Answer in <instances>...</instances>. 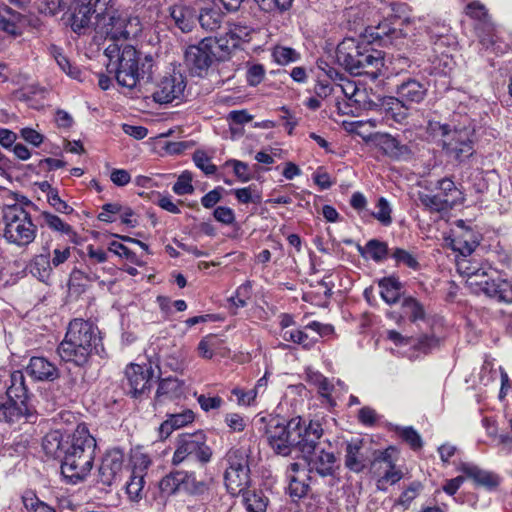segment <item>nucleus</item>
<instances>
[{
	"label": "nucleus",
	"instance_id": "obj_1",
	"mask_svg": "<svg viewBox=\"0 0 512 512\" xmlns=\"http://www.w3.org/2000/svg\"><path fill=\"white\" fill-rule=\"evenodd\" d=\"M94 29L113 42L105 49L109 58L108 67L115 64V77L118 84L133 89L145 77L150 78L153 58L141 54L131 45L120 46L117 42L137 37L142 31L139 17L129 9L105 7L95 16Z\"/></svg>",
	"mask_w": 512,
	"mask_h": 512
},
{
	"label": "nucleus",
	"instance_id": "obj_2",
	"mask_svg": "<svg viewBox=\"0 0 512 512\" xmlns=\"http://www.w3.org/2000/svg\"><path fill=\"white\" fill-rule=\"evenodd\" d=\"M265 433L276 454L289 456L293 448L302 454H311L320 444L324 430L318 420L307 421L300 416L286 420L280 416H270Z\"/></svg>",
	"mask_w": 512,
	"mask_h": 512
},
{
	"label": "nucleus",
	"instance_id": "obj_3",
	"mask_svg": "<svg viewBox=\"0 0 512 512\" xmlns=\"http://www.w3.org/2000/svg\"><path fill=\"white\" fill-rule=\"evenodd\" d=\"M96 447V439L85 424H79L73 433L66 436L61 473L68 483L77 484L90 474Z\"/></svg>",
	"mask_w": 512,
	"mask_h": 512
},
{
	"label": "nucleus",
	"instance_id": "obj_4",
	"mask_svg": "<svg viewBox=\"0 0 512 512\" xmlns=\"http://www.w3.org/2000/svg\"><path fill=\"white\" fill-rule=\"evenodd\" d=\"M428 131L438 138L444 156L452 163L462 164L475 153L474 130L469 127L451 128L448 124L430 121Z\"/></svg>",
	"mask_w": 512,
	"mask_h": 512
},
{
	"label": "nucleus",
	"instance_id": "obj_5",
	"mask_svg": "<svg viewBox=\"0 0 512 512\" xmlns=\"http://www.w3.org/2000/svg\"><path fill=\"white\" fill-rule=\"evenodd\" d=\"M3 221L5 224L3 237L9 244L26 248L35 241L37 226L30 213L22 206L16 204L5 208Z\"/></svg>",
	"mask_w": 512,
	"mask_h": 512
},
{
	"label": "nucleus",
	"instance_id": "obj_6",
	"mask_svg": "<svg viewBox=\"0 0 512 512\" xmlns=\"http://www.w3.org/2000/svg\"><path fill=\"white\" fill-rule=\"evenodd\" d=\"M250 451L244 447L230 449L225 457L224 484L229 494L239 495L249 487L250 477Z\"/></svg>",
	"mask_w": 512,
	"mask_h": 512
},
{
	"label": "nucleus",
	"instance_id": "obj_7",
	"mask_svg": "<svg viewBox=\"0 0 512 512\" xmlns=\"http://www.w3.org/2000/svg\"><path fill=\"white\" fill-rule=\"evenodd\" d=\"M211 457L212 450L206 444V436L203 432L199 431L179 436L172 463L179 465L185 461H198L206 464L211 460Z\"/></svg>",
	"mask_w": 512,
	"mask_h": 512
},
{
	"label": "nucleus",
	"instance_id": "obj_8",
	"mask_svg": "<svg viewBox=\"0 0 512 512\" xmlns=\"http://www.w3.org/2000/svg\"><path fill=\"white\" fill-rule=\"evenodd\" d=\"M372 10L370 14L373 17L378 16V25L375 27V32L372 35L386 44L389 40L397 37L399 31L391 28V20L399 19L406 13L407 5L401 2L375 0L372 2Z\"/></svg>",
	"mask_w": 512,
	"mask_h": 512
},
{
	"label": "nucleus",
	"instance_id": "obj_9",
	"mask_svg": "<svg viewBox=\"0 0 512 512\" xmlns=\"http://www.w3.org/2000/svg\"><path fill=\"white\" fill-rule=\"evenodd\" d=\"M466 14L480 22L476 31L479 41L485 49H490L496 54H502L508 49L507 44L498 42L494 26L490 23L487 9L482 3L479 1L469 3L466 6Z\"/></svg>",
	"mask_w": 512,
	"mask_h": 512
},
{
	"label": "nucleus",
	"instance_id": "obj_10",
	"mask_svg": "<svg viewBox=\"0 0 512 512\" xmlns=\"http://www.w3.org/2000/svg\"><path fill=\"white\" fill-rule=\"evenodd\" d=\"M435 194L419 193L418 199L431 212H443L452 209L460 199L461 192L450 178L437 181Z\"/></svg>",
	"mask_w": 512,
	"mask_h": 512
},
{
	"label": "nucleus",
	"instance_id": "obj_11",
	"mask_svg": "<svg viewBox=\"0 0 512 512\" xmlns=\"http://www.w3.org/2000/svg\"><path fill=\"white\" fill-rule=\"evenodd\" d=\"M65 338L87 347L97 355L101 356L104 352L98 327L88 320L75 318L70 321Z\"/></svg>",
	"mask_w": 512,
	"mask_h": 512
},
{
	"label": "nucleus",
	"instance_id": "obj_12",
	"mask_svg": "<svg viewBox=\"0 0 512 512\" xmlns=\"http://www.w3.org/2000/svg\"><path fill=\"white\" fill-rule=\"evenodd\" d=\"M186 81L179 72L161 78L153 92V99L160 104L180 103L184 99Z\"/></svg>",
	"mask_w": 512,
	"mask_h": 512
},
{
	"label": "nucleus",
	"instance_id": "obj_13",
	"mask_svg": "<svg viewBox=\"0 0 512 512\" xmlns=\"http://www.w3.org/2000/svg\"><path fill=\"white\" fill-rule=\"evenodd\" d=\"M214 61L215 53L212 52L206 38L196 45L188 46L185 51V63L193 75L203 76Z\"/></svg>",
	"mask_w": 512,
	"mask_h": 512
},
{
	"label": "nucleus",
	"instance_id": "obj_14",
	"mask_svg": "<svg viewBox=\"0 0 512 512\" xmlns=\"http://www.w3.org/2000/svg\"><path fill=\"white\" fill-rule=\"evenodd\" d=\"M95 0H75L69 16L71 30L77 35H86L92 31V16L96 13Z\"/></svg>",
	"mask_w": 512,
	"mask_h": 512
},
{
	"label": "nucleus",
	"instance_id": "obj_15",
	"mask_svg": "<svg viewBox=\"0 0 512 512\" xmlns=\"http://www.w3.org/2000/svg\"><path fill=\"white\" fill-rule=\"evenodd\" d=\"M129 393L133 397H138L149 391L151 383L155 377V371L151 363L130 364L125 371Z\"/></svg>",
	"mask_w": 512,
	"mask_h": 512
},
{
	"label": "nucleus",
	"instance_id": "obj_16",
	"mask_svg": "<svg viewBox=\"0 0 512 512\" xmlns=\"http://www.w3.org/2000/svg\"><path fill=\"white\" fill-rule=\"evenodd\" d=\"M123 465V451L119 448L108 450L102 458L97 481L104 486H112L120 478Z\"/></svg>",
	"mask_w": 512,
	"mask_h": 512
},
{
	"label": "nucleus",
	"instance_id": "obj_17",
	"mask_svg": "<svg viewBox=\"0 0 512 512\" xmlns=\"http://www.w3.org/2000/svg\"><path fill=\"white\" fill-rule=\"evenodd\" d=\"M0 399L7 398L9 401L26 402L29 396V389L26 384L25 375L22 371L16 370L7 372L1 378Z\"/></svg>",
	"mask_w": 512,
	"mask_h": 512
},
{
	"label": "nucleus",
	"instance_id": "obj_18",
	"mask_svg": "<svg viewBox=\"0 0 512 512\" xmlns=\"http://www.w3.org/2000/svg\"><path fill=\"white\" fill-rule=\"evenodd\" d=\"M372 468L376 471L383 469L381 475L376 482L378 490L386 491L387 485H393L402 479V472L396 469L395 464L391 459L389 449L380 451L372 462Z\"/></svg>",
	"mask_w": 512,
	"mask_h": 512
},
{
	"label": "nucleus",
	"instance_id": "obj_19",
	"mask_svg": "<svg viewBox=\"0 0 512 512\" xmlns=\"http://www.w3.org/2000/svg\"><path fill=\"white\" fill-rule=\"evenodd\" d=\"M396 96L410 108L413 105L422 103L428 94L427 83L416 78L408 77L403 79L395 88Z\"/></svg>",
	"mask_w": 512,
	"mask_h": 512
},
{
	"label": "nucleus",
	"instance_id": "obj_20",
	"mask_svg": "<svg viewBox=\"0 0 512 512\" xmlns=\"http://www.w3.org/2000/svg\"><path fill=\"white\" fill-rule=\"evenodd\" d=\"M307 457V464L311 473H316L321 477L333 476L338 468L337 458L333 451H327L325 448L317 450V447L311 454H303Z\"/></svg>",
	"mask_w": 512,
	"mask_h": 512
},
{
	"label": "nucleus",
	"instance_id": "obj_21",
	"mask_svg": "<svg viewBox=\"0 0 512 512\" xmlns=\"http://www.w3.org/2000/svg\"><path fill=\"white\" fill-rule=\"evenodd\" d=\"M479 288L485 295L498 302L512 303V280L487 276L485 280L479 282Z\"/></svg>",
	"mask_w": 512,
	"mask_h": 512
},
{
	"label": "nucleus",
	"instance_id": "obj_22",
	"mask_svg": "<svg viewBox=\"0 0 512 512\" xmlns=\"http://www.w3.org/2000/svg\"><path fill=\"white\" fill-rule=\"evenodd\" d=\"M93 353L87 347L65 337L57 347V354L62 361L71 362L79 367L85 366Z\"/></svg>",
	"mask_w": 512,
	"mask_h": 512
},
{
	"label": "nucleus",
	"instance_id": "obj_23",
	"mask_svg": "<svg viewBox=\"0 0 512 512\" xmlns=\"http://www.w3.org/2000/svg\"><path fill=\"white\" fill-rule=\"evenodd\" d=\"M26 372L36 381L53 382L60 376L56 365L45 357H31Z\"/></svg>",
	"mask_w": 512,
	"mask_h": 512
},
{
	"label": "nucleus",
	"instance_id": "obj_24",
	"mask_svg": "<svg viewBox=\"0 0 512 512\" xmlns=\"http://www.w3.org/2000/svg\"><path fill=\"white\" fill-rule=\"evenodd\" d=\"M361 45L354 38H345L338 44L336 58L339 64L345 67L347 71L355 75L359 61Z\"/></svg>",
	"mask_w": 512,
	"mask_h": 512
},
{
	"label": "nucleus",
	"instance_id": "obj_25",
	"mask_svg": "<svg viewBox=\"0 0 512 512\" xmlns=\"http://www.w3.org/2000/svg\"><path fill=\"white\" fill-rule=\"evenodd\" d=\"M358 59L361 63L357 65L355 75L366 74L372 78L378 77V72L383 66V58L380 51L371 49L368 44H364L361 46Z\"/></svg>",
	"mask_w": 512,
	"mask_h": 512
},
{
	"label": "nucleus",
	"instance_id": "obj_26",
	"mask_svg": "<svg viewBox=\"0 0 512 512\" xmlns=\"http://www.w3.org/2000/svg\"><path fill=\"white\" fill-rule=\"evenodd\" d=\"M363 441L360 439L351 440L345 449V467L352 472L360 473L366 467L368 458L363 452Z\"/></svg>",
	"mask_w": 512,
	"mask_h": 512
},
{
	"label": "nucleus",
	"instance_id": "obj_27",
	"mask_svg": "<svg viewBox=\"0 0 512 512\" xmlns=\"http://www.w3.org/2000/svg\"><path fill=\"white\" fill-rule=\"evenodd\" d=\"M39 218L42 220V226H46L53 232L59 233L61 235L67 236L68 241L72 244L79 243V235L74 230V228L63 221L59 216L53 214L49 211H42L39 215Z\"/></svg>",
	"mask_w": 512,
	"mask_h": 512
},
{
	"label": "nucleus",
	"instance_id": "obj_28",
	"mask_svg": "<svg viewBox=\"0 0 512 512\" xmlns=\"http://www.w3.org/2000/svg\"><path fill=\"white\" fill-rule=\"evenodd\" d=\"M381 109L388 119L403 124L408 119L411 108L407 104L402 103V100L397 96H388L382 99Z\"/></svg>",
	"mask_w": 512,
	"mask_h": 512
},
{
	"label": "nucleus",
	"instance_id": "obj_29",
	"mask_svg": "<svg viewBox=\"0 0 512 512\" xmlns=\"http://www.w3.org/2000/svg\"><path fill=\"white\" fill-rule=\"evenodd\" d=\"M194 418V412L190 409H185L182 412L170 414L167 420H165L159 426V438L161 440L168 438L174 430L192 423Z\"/></svg>",
	"mask_w": 512,
	"mask_h": 512
},
{
	"label": "nucleus",
	"instance_id": "obj_30",
	"mask_svg": "<svg viewBox=\"0 0 512 512\" xmlns=\"http://www.w3.org/2000/svg\"><path fill=\"white\" fill-rule=\"evenodd\" d=\"M170 16L175 26L183 33L192 31L197 19L195 9L186 5H174L170 7Z\"/></svg>",
	"mask_w": 512,
	"mask_h": 512
},
{
	"label": "nucleus",
	"instance_id": "obj_31",
	"mask_svg": "<svg viewBox=\"0 0 512 512\" xmlns=\"http://www.w3.org/2000/svg\"><path fill=\"white\" fill-rule=\"evenodd\" d=\"M459 471L464 473L467 478L472 479L478 485L493 488L499 483L498 477L495 474L483 470L472 463H462L459 467Z\"/></svg>",
	"mask_w": 512,
	"mask_h": 512
},
{
	"label": "nucleus",
	"instance_id": "obj_32",
	"mask_svg": "<svg viewBox=\"0 0 512 512\" xmlns=\"http://www.w3.org/2000/svg\"><path fill=\"white\" fill-rule=\"evenodd\" d=\"M241 502L248 512H265L269 503L262 490L245 488L239 493Z\"/></svg>",
	"mask_w": 512,
	"mask_h": 512
},
{
	"label": "nucleus",
	"instance_id": "obj_33",
	"mask_svg": "<svg viewBox=\"0 0 512 512\" xmlns=\"http://www.w3.org/2000/svg\"><path fill=\"white\" fill-rule=\"evenodd\" d=\"M183 393V384L176 378L168 377L162 379L155 395V405L162 404L167 400L180 397Z\"/></svg>",
	"mask_w": 512,
	"mask_h": 512
},
{
	"label": "nucleus",
	"instance_id": "obj_34",
	"mask_svg": "<svg viewBox=\"0 0 512 512\" xmlns=\"http://www.w3.org/2000/svg\"><path fill=\"white\" fill-rule=\"evenodd\" d=\"M378 144L385 155L394 159H407L411 150L406 144H402L395 137L385 134L379 137Z\"/></svg>",
	"mask_w": 512,
	"mask_h": 512
},
{
	"label": "nucleus",
	"instance_id": "obj_35",
	"mask_svg": "<svg viewBox=\"0 0 512 512\" xmlns=\"http://www.w3.org/2000/svg\"><path fill=\"white\" fill-rule=\"evenodd\" d=\"M206 40L209 46L211 45L212 52L215 53L216 61L226 60L230 53L238 47L229 32L219 37H206Z\"/></svg>",
	"mask_w": 512,
	"mask_h": 512
},
{
	"label": "nucleus",
	"instance_id": "obj_36",
	"mask_svg": "<svg viewBox=\"0 0 512 512\" xmlns=\"http://www.w3.org/2000/svg\"><path fill=\"white\" fill-rule=\"evenodd\" d=\"M457 270L461 275L467 277V282L470 285L479 286V282L485 280L488 276L484 268L467 257L457 260Z\"/></svg>",
	"mask_w": 512,
	"mask_h": 512
},
{
	"label": "nucleus",
	"instance_id": "obj_37",
	"mask_svg": "<svg viewBox=\"0 0 512 512\" xmlns=\"http://www.w3.org/2000/svg\"><path fill=\"white\" fill-rule=\"evenodd\" d=\"M30 416L26 402L20 403L19 401L8 400L7 403L0 404V421L15 423L22 418L27 420Z\"/></svg>",
	"mask_w": 512,
	"mask_h": 512
},
{
	"label": "nucleus",
	"instance_id": "obj_38",
	"mask_svg": "<svg viewBox=\"0 0 512 512\" xmlns=\"http://www.w3.org/2000/svg\"><path fill=\"white\" fill-rule=\"evenodd\" d=\"M228 11H236L244 0H220ZM293 0H255L259 8L265 12L275 9L285 11L292 5Z\"/></svg>",
	"mask_w": 512,
	"mask_h": 512
},
{
	"label": "nucleus",
	"instance_id": "obj_39",
	"mask_svg": "<svg viewBox=\"0 0 512 512\" xmlns=\"http://www.w3.org/2000/svg\"><path fill=\"white\" fill-rule=\"evenodd\" d=\"M66 437L59 431H51L45 435L42 441V448L47 456L62 460Z\"/></svg>",
	"mask_w": 512,
	"mask_h": 512
},
{
	"label": "nucleus",
	"instance_id": "obj_40",
	"mask_svg": "<svg viewBox=\"0 0 512 512\" xmlns=\"http://www.w3.org/2000/svg\"><path fill=\"white\" fill-rule=\"evenodd\" d=\"M381 298L389 305L399 301L402 295V283L395 277H385L378 282Z\"/></svg>",
	"mask_w": 512,
	"mask_h": 512
},
{
	"label": "nucleus",
	"instance_id": "obj_41",
	"mask_svg": "<svg viewBox=\"0 0 512 512\" xmlns=\"http://www.w3.org/2000/svg\"><path fill=\"white\" fill-rule=\"evenodd\" d=\"M223 16L221 9L213 5L203 7L197 15V19L203 29L214 31L220 28Z\"/></svg>",
	"mask_w": 512,
	"mask_h": 512
},
{
	"label": "nucleus",
	"instance_id": "obj_42",
	"mask_svg": "<svg viewBox=\"0 0 512 512\" xmlns=\"http://www.w3.org/2000/svg\"><path fill=\"white\" fill-rule=\"evenodd\" d=\"M357 250L361 256L371 258L375 262H382L389 253L387 243L378 239L369 240L364 247L358 245Z\"/></svg>",
	"mask_w": 512,
	"mask_h": 512
},
{
	"label": "nucleus",
	"instance_id": "obj_43",
	"mask_svg": "<svg viewBox=\"0 0 512 512\" xmlns=\"http://www.w3.org/2000/svg\"><path fill=\"white\" fill-rule=\"evenodd\" d=\"M189 478L188 472L184 470H175L163 477L159 483L161 492L171 495L184 489L185 479Z\"/></svg>",
	"mask_w": 512,
	"mask_h": 512
},
{
	"label": "nucleus",
	"instance_id": "obj_44",
	"mask_svg": "<svg viewBox=\"0 0 512 512\" xmlns=\"http://www.w3.org/2000/svg\"><path fill=\"white\" fill-rule=\"evenodd\" d=\"M21 16L18 12L12 10L10 7L3 6L0 9V29L11 36L20 34L18 23Z\"/></svg>",
	"mask_w": 512,
	"mask_h": 512
},
{
	"label": "nucleus",
	"instance_id": "obj_45",
	"mask_svg": "<svg viewBox=\"0 0 512 512\" xmlns=\"http://www.w3.org/2000/svg\"><path fill=\"white\" fill-rule=\"evenodd\" d=\"M30 273L42 282H47L52 273V265L50 263L49 254L36 255L30 265Z\"/></svg>",
	"mask_w": 512,
	"mask_h": 512
},
{
	"label": "nucleus",
	"instance_id": "obj_46",
	"mask_svg": "<svg viewBox=\"0 0 512 512\" xmlns=\"http://www.w3.org/2000/svg\"><path fill=\"white\" fill-rule=\"evenodd\" d=\"M452 249L458 251L462 258L469 256L477 247L478 241L474 238L472 231H466L455 236L451 242Z\"/></svg>",
	"mask_w": 512,
	"mask_h": 512
},
{
	"label": "nucleus",
	"instance_id": "obj_47",
	"mask_svg": "<svg viewBox=\"0 0 512 512\" xmlns=\"http://www.w3.org/2000/svg\"><path fill=\"white\" fill-rule=\"evenodd\" d=\"M50 54L55 59L59 68L73 79L81 80V70L70 63L68 58L63 54L62 49L56 45H52L49 48Z\"/></svg>",
	"mask_w": 512,
	"mask_h": 512
},
{
	"label": "nucleus",
	"instance_id": "obj_48",
	"mask_svg": "<svg viewBox=\"0 0 512 512\" xmlns=\"http://www.w3.org/2000/svg\"><path fill=\"white\" fill-rule=\"evenodd\" d=\"M252 285L250 281H246L240 285L233 296L228 299L229 308L233 314L237 313L239 308H243L247 305V301L251 297Z\"/></svg>",
	"mask_w": 512,
	"mask_h": 512
},
{
	"label": "nucleus",
	"instance_id": "obj_49",
	"mask_svg": "<svg viewBox=\"0 0 512 512\" xmlns=\"http://www.w3.org/2000/svg\"><path fill=\"white\" fill-rule=\"evenodd\" d=\"M402 314L407 316L411 322L425 319L423 306L413 297H406L401 303Z\"/></svg>",
	"mask_w": 512,
	"mask_h": 512
},
{
	"label": "nucleus",
	"instance_id": "obj_50",
	"mask_svg": "<svg viewBox=\"0 0 512 512\" xmlns=\"http://www.w3.org/2000/svg\"><path fill=\"white\" fill-rule=\"evenodd\" d=\"M144 475L132 471L130 480L126 483V493L132 501H139L143 497Z\"/></svg>",
	"mask_w": 512,
	"mask_h": 512
},
{
	"label": "nucleus",
	"instance_id": "obj_51",
	"mask_svg": "<svg viewBox=\"0 0 512 512\" xmlns=\"http://www.w3.org/2000/svg\"><path fill=\"white\" fill-rule=\"evenodd\" d=\"M281 337L284 341L299 344L305 349H310L317 342V339L309 337L307 333L299 329L285 330L281 333Z\"/></svg>",
	"mask_w": 512,
	"mask_h": 512
},
{
	"label": "nucleus",
	"instance_id": "obj_52",
	"mask_svg": "<svg viewBox=\"0 0 512 512\" xmlns=\"http://www.w3.org/2000/svg\"><path fill=\"white\" fill-rule=\"evenodd\" d=\"M423 490V485L419 481H414L403 490L399 498L396 500L395 505L401 506L404 510L408 509L411 503L420 495Z\"/></svg>",
	"mask_w": 512,
	"mask_h": 512
},
{
	"label": "nucleus",
	"instance_id": "obj_53",
	"mask_svg": "<svg viewBox=\"0 0 512 512\" xmlns=\"http://www.w3.org/2000/svg\"><path fill=\"white\" fill-rule=\"evenodd\" d=\"M391 257L395 260L397 266L405 265L413 270H418L420 268L417 258L405 249L395 248Z\"/></svg>",
	"mask_w": 512,
	"mask_h": 512
},
{
	"label": "nucleus",
	"instance_id": "obj_54",
	"mask_svg": "<svg viewBox=\"0 0 512 512\" xmlns=\"http://www.w3.org/2000/svg\"><path fill=\"white\" fill-rule=\"evenodd\" d=\"M392 208L388 200L380 197L376 204V211L372 213L373 217L377 219L383 226H389L392 223Z\"/></svg>",
	"mask_w": 512,
	"mask_h": 512
},
{
	"label": "nucleus",
	"instance_id": "obj_55",
	"mask_svg": "<svg viewBox=\"0 0 512 512\" xmlns=\"http://www.w3.org/2000/svg\"><path fill=\"white\" fill-rule=\"evenodd\" d=\"M188 477L185 479L183 491L191 495H203L209 490V483L205 481H199L196 479L193 472H188Z\"/></svg>",
	"mask_w": 512,
	"mask_h": 512
},
{
	"label": "nucleus",
	"instance_id": "obj_56",
	"mask_svg": "<svg viewBox=\"0 0 512 512\" xmlns=\"http://www.w3.org/2000/svg\"><path fill=\"white\" fill-rule=\"evenodd\" d=\"M172 190L177 195H188L194 192V187L192 185V175L188 171L182 172L177 181L172 187Z\"/></svg>",
	"mask_w": 512,
	"mask_h": 512
},
{
	"label": "nucleus",
	"instance_id": "obj_57",
	"mask_svg": "<svg viewBox=\"0 0 512 512\" xmlns=\"http://www.w3.org/2000/svg\"><path fill=\"white\" fill-rule=\"evenodd\" d=\"M399 436L410 445L413 450H418L423 446L422 438L412 427L397 428Z\"/></svg>",
	"mask_w": 512,
	"mask_h": 512
},
{
	"label": "nucleus",
	"instance_id": "obj_58",
	"mask_svg": "<svg viewBox=\"0 0 512 512\" xmlns=\"http://www.w3.org/2000/svg\"><path fill=\"white\" fill-rule=\"evenodd\" d=\"M233 194L235 195L236 199L243 204H258L261 202L260 194L258 192H255L252 186L234 189Z\"/></svg>",
	"mask_w": 512,
	"mask_h": 512
},
{
	"label": "nucleus",
	"instance_id": "obj_59",
	"mask_svg": "<svg viewBox=\"0 0 512 512\" xmlns=\"http://www.w3.org/2000/svg\"><path fill=\"white\" fill-rule=\"evenodd\" d=\"M273 56L275 61L281 65L295 62L299 58V54L294 49L282 46L276 47L274 49Z\"/></svg>",
	"mask_w": 512,
	"mask_h": 512
},
{
	"label": "nucleus",
	"instance_id": "obj_60",
	"mask_svg": "<svg viewBox=\"0 0 512 512\" xmlns=\"http://www.w3.org/2000/svg\"><path fill=\"white\" fill-rule=\"evenodd\" d=\"M193 161L195 165L206 175H212L216 172V166L211 163L210 157H208L204 151H195L193 154Z\"/></svg>",
	"mask_w": 512,
	"mask_h": 512
},
{
	"label": "nucleus",
	"instance_id": "obj_61",
	"mask_svg": "<svg viewBox=\"0 0 512 512\" xmlns=\"http://www.w3.org/2000/svg\"><path fill=\"white\" fill-rule=\"evenodd\" d=\"M440 342V338L435 335H423L418 339L417 343L413 342V346H415L419 351L428 354L438 348L440 346Z\"/></svg>",
	"mask_w": 512,
	"mask_h": 512
},
{
	"label": "nucleus",
	"instance_id": "obj_62",
	"mask_svg": "<svg viewBox=\"0 0 512 512\" xmlns=\"http://www.w3.org/2000/svg\"><path fill=\"white\" fill-rule=\"evenodd\" d=\"M47 202L56 212L63 214H71L73 212V208L59 197L57 189L50 190L49 195H47Z\"/></svg>",
	"mask_w": 512,
	"mask_h": 512
},
{
	"label": "nucleus",
	"instance_id": "obj_63",
	"mask_svg": "<svg viewBox=\"0 0 512 512\" xmlns=\"http://www.w3.org/2000/svg\"><path fill=\"white\" fill-rule=\"evenodd\" d=\"M289 481L288 493L293 499H300L308 492V484L304 480L298 478L287 479Z\"/></svg>",
	"mask_w": 512,
	"mask_h": 512
},
{
	"label": "nucleus",
	"instance_id": "obj_64",
	"mask_svg": "<svg viewBox=\"0 0 512 512\" xmlns=\"http://www.w3.org/2000/svg\"><path fill=\"white\" fill-rule=\"evenodd\" d=\"M24 505L29 512H56L55 508L37 497H24Z\"/></svg>",
	"mask_w": 512,
	"mask_h": 512
}]
</instances>
